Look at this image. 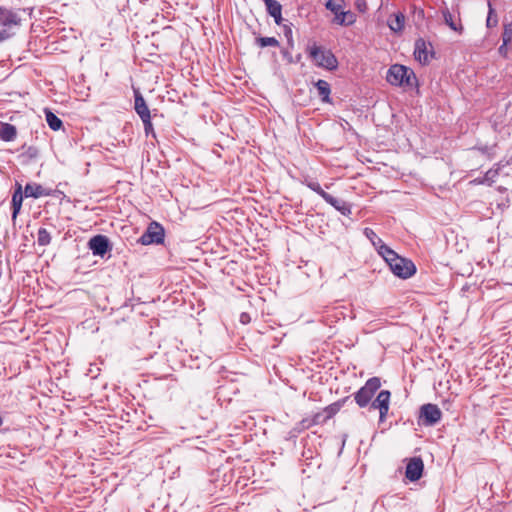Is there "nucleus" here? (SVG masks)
I'll use <instances>...</instances> for the list:
<instances>
[{"label":"nucleus","instance_id":"16","mask_svg":"<svg viewBox=\"0 0 512 512\" xmlns=\"http://www.w3.org/2000/svg\"><path fill=\"white\" fill-rule=\"evenodd\" d=\"M50 193L43 188L40 184L36 183H27L24 188V196L32 197V198H40L42 196H49Z\"/></svg>","mask_w":512,"mask_h":512},{"label":"nucleus","instance_id":"38","mask_svg":"<svg viewBox=\"0 0 512 512\" xmlns=\"http://www.w3.org/2000/svg\"><path fill=\"white\" fill-rule=\"evenodd\" d=\"M505 47H506V46H503V44L499 47V52H500L501 54H502V53H504V51H505Z\"/></svg>","mask_w":512,"mask_h":512},{"label":"nucleus","instance_id":"10","mask_svg":"<svg viewBox=\"0 0 512 512\" xmlns=\"http://www.w3.org/2000/svg\"><path fill=\"white\" fill-rule=\"evenodd\" d=\"M423 469L424 464L421 458H411L407 463L405 476L410 481H417L421 478Z\"/></svg>","mask_w":512,"mask_h":512},{"label":"nucleus","instance_id":"25","mask_svg":"<svg viewBox=\"0 0 512 512\" xmlns=\"http://www.w3.org/2000/svg\"><path fill=\"white\" fill-rule=\"evenodd\" d=\"M344 4V0H326L325 7L335 15L343 9Z\"/></svg>","mask_w":512,"mask_h":512},{"label":"nucleus","instance_id":"5","mask_svg":"<svg viewBox=\"0 0 512 512\" xmlns=\"http://www.w3.org/2000/svg\"><path fill=\"white\" fill-rule=\"evenodd\" d=\"M344 402L345 400H340L328 405L321 412L316 413L310 421L304 419L302 421L303 427L309 428L312 425L325 423L340 411Z\"/></svg>","mask_w":512,"mask_h":512},{"label":"nucleus","instance_id":"36","mask_svg":"<svg viewBox=\"0 0 512 512\" xmlns=\"http://www.w3.org/2000/svg\"><path fill=\"white\" fill-rule=\"evenodd\" d=\"M282 12L279 13V17H273L274 18V21L277 25H281L282 21H283V18H282Z\"/></svg>","mask_w":512,"mask_h":512},{"label":"nucleus","instance_id":"37","mask_svg":"<svg viewBox=\"0 0 512 512\" xmlns=\"http://www.w3.org/2000/svg\"><path fill=\"white\" fill-rule=\"evenodd\" d=\"M285 36L287 38H291L292 37V30H291V28L285 27Z\"/></svg>","mask_w":512,"mask_h":512},{"label":"nucleus","instance_id":"39","mask_svg":"<svg viewBox=\"0 0 512 512\" xmlns=\"http://www.w3.org/2000/svg\"><path fill=\"white\" fill-rule=\"evenodd\" d=\"M263 1H264V3H265V6H266L267 4H269L270 2H272L273 0H263Z\"/></svg>","mask_w":512,"mask_h":512},{"label":"nucleus","instance_id":"35","mask_svg":"<svg viewBox=\"0 0 512 512\" xmlns=\"http://www.w3.org/2000/svg\"><path fill=\"white\" fill-rule=\"evenodd\" d=\"M240 322L243 324H247L250 322V316L248 313H242L240 315Z\"/></svg>","mask_w":512,"mask_h":512},{"label":"nucleus","instance_id":"2","mask_svg":"<svg viewBox=\"0 0 512 512\" xmlns=\"http://www.w3.org/2000/svg\"><path fill=\"white\" fill-rule=\"evenodd\" d=\"M387 81L395 86H412L416 81L414 72L400 64L392 65L386 76Z\"/></svg>","mask_w":512,"mask_h":512},{"label":"nucleus","instance_id":"3","mask_svg":"<svg viewBox=\"0 0 512 512\" xmlns=\"http://www.w3.org/2000/svg\"><path fill=\"white\" fill-rule=\"evenodd\" d=\"M309 55L319 67L327 70H335L338 66L337 58L330 50H325L314 45L310 48Z\"/></svg>","mask_w":512,"mask_h":512},{"label":"nucleus","instance_id":"1","mask_svg":"<svg viewBox=\"0 0 512 512\" xmlns=\"http://www.w3.org/2000/svg\"><path fill=\"white\" fill-rule=\"evenodd\" d=\"M383 259L389 265L394 275L402 279H407L413 276L416 272L414 263L406 258L399 256L391 248H382Z\"/></svg>","mask_w":512,"mask_h":512},{"label":"nucleus","instance_id":"15","mask_svg":"<svg viewBox=\"0 0 512 512\" xmlns=\"http://www.w3.org/2000/svg\"><path fill=\"white\" fill-rule=\"evenodd\" d=\"M16 137V127L10 123L0 121V139L5 142H12Z\"/></svg>","mask_w":512,"mask_h":512},{"label":"nucleus","instance_id":"14","mask_svg":"<svg viewBox=\"0 0 512 512\" xmlns=\"http://www.w3.org/2000/svg\"><path fill=\"white\" fill-rule=\"evenodd\" d=\"M325 201L333 206L337 211H339L344 216H349L351 214V205L342 199H338L333 197L332 195H326Z\"/></svg>","mask_w":512,"mask_h":512},{"label":"nucleus","instance_id":"7","mask_svg":"<svg viewBox=\"0 0 512 512\" xmlns=\"http://www.w3.org/2000/svg\"><path fill=\"white\" fill-rule=\"evenodd\" d=\"M442 417V412L435 404H424L420 408V420L424 426H434Z\"/></svg>","mask_w":512,"mask_h":512},{"label":"nucleus","instance_id":"21","mask_svg":"<svg viewBox=\"0 0 512 512\" xmlns=\"http://www.w3.org/2000/svg\"><path fill=\"white\" fill-rule=\"evenodd\" d=\"M315 86L318 90V94L321 97L322 101L329 102V96H330V92H331L329 83L325 80L319 79L315 83Z\"/></svg>","mask_w":512,"mask_h":512},{"label":"nucleus","instance_id":"8","mask_svg":"<svg viewBox=\"0 0 512 512\" xmlns=\"http://www.w3.org/2000/svg\"><path fill=\"white\" fill-rule=\"evenodd\" d=\"M88 248L92 251L93 255L104 257L112 247L110 241L105 235H95L88 241Z\"/></svg>","mask_w":512,"mask_h":512},{"label":"nucleus","instance_id":"18","mask_svg":"<svg viewBox=\"0 0 512 512\" xmlns=\"http://www.w3.org/2000/svg\"><path fill=\"white\" fill-rule=\"evenodd\" d=\"M334 16L333 22L342 26H350L356 21V16L353 12L343 11V9Z\"/></svg>","mask_w":512,"mask_h":512},{"label":"nucleus","instance_id":"30","mask_svg":"<svg viewBox=\"0 0 512 512\" xmlns=\"http://www.w3.org/2000/svg\"><path fill=\"white\" fill-rule=\"evenodd\" d=\"M499 170L498 169H489L485 175L482 181L480 183L492 185L498 176Z\"/></svg>","mask_w":512,"mask_h":512},{"label":"nucleus","instance_id":"11","mask_svg":"<svg viewBox=\"0 0 512 512\" xmlns=\"http://www.w3.org/2000/svg\"><path fill=\"white\" fill-rule=\"evenodd\" d=\"M21 18L19 15L9 9L0 7V24L3 27H12L20 25Z\"/></svg>","mask_w":512,"mask_h":512},{"label":"nucleus","instance_id":"33","mask_svg":"<svg viewBox=\"0 0 512 512\" xmlns=\"http://www.w3.org/2000/svg\"><path fill=\"white\" fill-rule=\"evenodd\" d=\"M355 5L359 12L364 13L367 10V3L365 0H356Z\"/></svg>","mask_w":512,"mask_h":512},{"label":"nucleus","instance_id":"34","mask_svg":"<svg viewBox=\"0 0 512 512\" xmlns=\"http://www.w3.org/2000/svg\"><path fill=\"white\" fill-rule=\"evenodd\" d=\"M8 27L0 28V41H4L11 36V33L7 30Z\"/></svg>","mask_w":512,"mask_h":512},{"label":"nucleus","instance_id":"20","mask_svg":"<svg viewBox=\"0 0 512 512\" xmlns=\"http://www.w3.org/2000/svg\"><path fill=\"white\" fill-rule=\"evenodd\" d=\"M405 24V16L402 13H397L393 18L388 19V26L393 32H400L403 30Z\"/></svg>","mask_w":512,"mask_h":512},{"label":"nucleus","instance_id":"23","mask_svg":"<svg viewBox=\"0 0 512 512\" xmlns=\"http://www.w3.org/2000/svg\"><path fill=\"white\" fill-rule=\"evenodd\" d=\"M45 115H46V122L52 130L57 131L62 127V125H63L62 120L58 116H56L53 112H51L49 110H45Z\"/></svg>","mask_w":512,"mask_h":512},{"label":"nucleus","instance_id":"28","mask_svg":"<svg viewBox=\"0 0 512 512\" xmlns=\"http://www.w3.org/2000/svg\"><path fill=\"white\" fill-rule=\"evenodd\" d=\"M306 186L311 189L312 191L316 192L319 196L322 197V199L325 200L326 195H329L327 192H325L320 184L317 181L311 180L306 181Z\"/></svg>","mask_w":512,"mask_h":512},{"label":"nucleus","instance_id":"26","mask_svg":"<svg viewBox=\"0 0 512 512\" xmlns=\"http://www.w3.org/2000/svg\"><path fill=\"white\" fill-rule=\"evenodd\" d=\"M37 242L40 246H46L51 242L50 233L45 228H40L37 233Z\"/></svg>","mask_w":512,"mask_h":512},{"label":"nucleus","instance_id":"19","mask_svg":"<svg viewBox=\"0 0 512 512\" xmlns=\"http://www.w3.org/2000/svg\"><path fill=\"white\" fill-rule=\"evenodd\" d=\"M364 235L371 241L373 246L377 249L378 253L383 257L384 250L382 248H389L380 237L371 228L364 229Z\"/></svg>","mask_w":512,"mask_h":512},{"label":"nucleus","instance_id":"6","mask_svg":"<svg viewBox=\"0 0 512 512\" xmlns=\"http://www.w3.org/2000/svg\"><path fill=\"white\" fill-rule=\"evenodd\" d=\"M165 237L164 228L157 222H151L139 238L142 245L162 244Z\"/></svg>","mask_w":512,"mask_h":512},{"label":"nucleus","instance_id":"24","mask_svg":"<svg viewBox=\"0 0 512 512\" xmlns=\"http://www.w3.org/2000/svg\"><path fill=\"white\" fill-rule=\"evenodd\" d=\"M256 44L261 47H279L280 43L275 37H257Z\"/></svg>","mask_w":512,"mask_h":512},{"label":"nucleus","instance_id":"22","mask_svg":"<svg viewBox=\"0 0 512 512\" xmlns=\"http://www.w3.org/2000/svg\"><path fill=\"white\" fill-rule=\"evenodd\" d=\"M442 14L446 25H448L452 30L462 33L463 26L460 23H456L454 16L447 8L442 11Z\"/></svg>","mask_w":512,"mask_h":512},{"label":"nucleus","instance_id":"4","mask_svg":"<svg viewBox=\"0 0 512 512\" xmlns=\"http://www.w3.org/2000/svg\"><path fill=\"white\" fill-rule=\"evenodd\" d=\"M381 387V381L378 377L368 379L363 387H361L354 395L355 402L361 408L366 407L374 394Z\"/></svg>","mask_w":512,"mask_h":512},{"label":"nucleus","instance_id":"27","mask_svg":"<svg viewBox=\"0 0 512 512\" xmlns=\"http://www.w3.org/2000/svg\"><path fill=\"white\" fill-rule=\"evenodd\" d=\"M266 10L271 17H279V13L282 12V5L278 1L273 0L266 5Z\"/></svg>","mask_w":512,"mask_h":512},{"label":"nucleus","instance_id":"17","mask_svg":"<svg viewBox=\"0 0 512 512\" xmlns=\"http://www.w3.org/2000/svg\"><path fill=\"white\" fill-rule=\"evenodd\" d=\"M414 55L415 58L422 64H426L429 62V53L426 47V43L423 39H418L415 42Z\"/></svg>","mask_w":512,"mask_h":512},{"label":"nucleus","instance_id":"9","mask_svg":"<svg viewBox=\"0 0 512 512\" xmlns=\"http://www.w3.org/2000/svg\"><path fill=\"white\" fill-rule=\"evenodd\" d=\"M390 397H391L390 391L382 390L379 392L376 399L371 402V408L379 410L381 421H383L388 414Z\"/></svg>","mask_w":512,"mask_h":512},{"label":"nucleus","instance_id":"29","mask_svg":"<svg viewBox=\"0 0 512 512\" xmlns=\"http://www.w3.org/2000/svg\"><path fill=\"white\" fill-rule=\"evenodd\" d=\"M488 7H489V11H488V17L486 20V25L488 28L495 27L498 23L497 15H496L495 10L493 9L490 2H488Z\"/></svg>","mask_w":512,"mask_h":512},{"label":"nucleus","instance_id":"13","mask_svg":"<svg viewBox=\"0 0 512 512\" xmlns=\"http://www.w3.org/2000/svg\"><path fill=\"white\" fill-rule=\"evenodd\" d=\"M134 109L136 113L139 115L141 119L148 118L150 115V110L146 104V101L139 89H134Z\"/></svg>","mask_w":512,"mask_h":512},{"label":"nucleus","instance_id":"31","mask_svg":"<svg viewBox=\"0 0 512 512\" xmlns=\"http://www.w3.org/2000/svg\"><path fill=\"white\" fill-rule=\"evenodd\" d=\"M142 122H143V125H144V132H145V135L148 137V136H152V137H156V134H155V131H154V128H153V124L151 122V116H149L148 118H144V119H141Z\"/></svg>","mask_w":512,"mask_h":512},{"label":"nucleus","instance_id":"32","mask_svg":"<svg viewBox=\"0 0 512 512\" xmlns=\"http://www.w3.org/2000/svg\"><path fill=\"white\" fill-rule=\"evenodd\" d=\"M502 41L503 46H506L508 43L512 41V25L511 24H505L503 33H502Z\"/></svg>","mask_w":512,"mask_h":512},{"label":"nucleus","instance_id":"12","mask_svg":"<svg viewBox=\"0 0 512 512\" xmlns=\"http://www.w3.org/2000/svg\"><path fill=\"white\" fill-rule=\"evenodd\" d=\"M24 191L21 184L18 182L15 185V190L12 195V220L15 221L22 207Z\"/></svg>","mask_w":512,"mask_h":512}]
</instances>
